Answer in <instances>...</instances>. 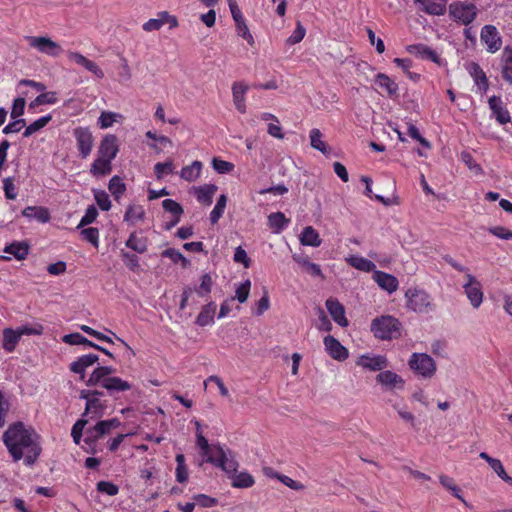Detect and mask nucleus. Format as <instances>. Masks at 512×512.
<instances>
[{
	"instance_id": "obj_33",
	"label": "nucleus",
	"mask_w": 512,
	"mask_h": 512,
	"mask_svg": "<svg viewBox=\"0 0 512 512\" xmlns=\"http://www.w3.org/2000/svg\"><path fill=\"white\" fill-rule=\"evenodd\" d=\"M375 83L389 96H395L398 93L397 83L384 73H378L376 75Z\"/></svg>"
},
{
	"instance_id": "obj_58",
	"label": "nucleus",
	"mask_w": 512,
	"mask_h": 512,
	"mask_svg": "<svg viewBox=\"0 0 512 512\" xmlns=\"http://www.w3.org/2000/svg\"><path fill=\"white\" fill-rule=\"evenodd\" d=\"M83 238L90 242L94 247L99 246V230L94 227L85 228L81 231Z\"/></svg>"
},
{
	"instance_id": "obj_3",
	"label": "nucleus",
	"mask_w": 512,
	"mask_h": 512,
	"mask_svg": "<svg viewBox=\"0 0 512 512\" xmlns=\"http://www.w3.org/2000/svg\"><path fill=\"white\" fill-rule=\"evenodd\" d=\"M407 307L416 313H429L434 309L431 295L420 288H409L405 293Z\"/></svg>"
},
{
	"instance_id": "obj_40",
	"label": "nucleus",
	"mask_w": 512,
	"mask_h": 512,
	"mask_svg": "<svg viewBox=\"0 0 512 512\" xmlns=\"http://www.w3.org/2000/svg\"><path fill=\"white\" fill-rule=\"evenodd\" d=\"M29 247L24 242H13L4 249L5 253L13 255L17 260H23L27 257Z\"/></svg>"
},
{
	"instance_id": "obj_1",
	"label": "nucleus",
	"mask_w": 512,
	"mask_h": 512,
	"mask_svg": "<svg viewBox=\"0 0 512 512\" xmlns=\"http://www.w3.org/2000/svg\"><path fill=\"white\" fill-rule=\"evenodd\" d=\"M40 436L22 422L11 424L3 434V442L14 461L24 458L26 466H32L41 454Z\"/></svg>"
},
{
	"instance_id": "obj_55",
	"label": "nucleus",
	"mask_w": 512,
	"mask_h": 512,
	"mask_svg": "<svg viewBox=\"0 0 512 512\" xmlns=\"http://www.w3.org/2000/svg\"><path fill=\"white\" fill-rule=\"evenodd\" d=\"M162 256L171 259L174 263L181 262L183 267H186L189 264V261L186 257L183 256L181 252L174 248H168L162 252Z\"/></svg>"
},
{
	"instance_id": "obj_43",
	"label": "nucleus",
	"mask_w": 512,
	"mask_h": 512,
	"mask_svg": "<svg viewBox=\"0 0 512 512\" xmlns=\"http://www.w3.org/2000/svg\"><path fill=\"white\" fill-rule=\"evenodd\" d=\"M108 189L114 199L119 201L126 191V184L119 176L115 175L109 180Z\"/></svg>"
},
{
	"instance_id": "obj_8",
	"label": "nucleus",
	"mask_w": 512,
	"mask_h": 512,
	"mask_svg": "<svg viewBox=\"0 0 512 512\" xmlns=\"http://www.w3.org/2000/svg\"><path fill=\"white\" fill-rule=\"evenodd\" d=\"M450 16L464 25L470 24L477 16V8L472 3H457L450 5Z\"/></svg>"
},
{
	"instance_id": "obj_37",
	"label": "nucleus",
	"mask_w": 512,
	"mask_h": 512,
	"mask_svg": "<svg viewBox=\"0 0 512 512\" xmlns=\"http://www.w3.org/2000/svg\"><path fill=\"white\" fill-rule=\"evenodd\" d=\"M309 138H310V145L313 149L320 151L324 155L329 153V147L326 144V142L323 140V134L319 129H317V128L311 129L310 133H309Z\"/></svg>"
},
{
	"instance_id": "obj_9",
	"label": "nucleus",
	"mask_w": 512,
	"mask_h": 512,
	"mask_svg": "<svg viewBox=\"0 0 512 512\" xmlns=\"http://www.w3.org/2000/svg\"><path fill=\"white\" fill-rule=\"evenodd\" d=\"M73 136L76 140L80 156L86 159L90 155L94 144L91 131L87 127H77L73 130Z\"/></svg>"
},
{
	"instance_id": "obj_61",
	"label": "nucleus",
	"mask_w": 512,
	"mask_h": 512,
	"mask_svg": "<svg viewBox=\"0 0 512 512\" xmlns=\"http://www.w3.org/2000/svg\"><path fill=\"white\" fill-rule=\"evenodd\" d=\"M251 282L250 280L244 281L236 289L235 298L240 302L244 303L247 301L250 293Z\"/></svg>"
},
{
	"instance_id": "obj_35",
	"label": "nucleus",
	"mask_w": 512,
	"mask_h": 512,
	"mask_svg": "<svg viewBox=\"0 0 512 512\" xmlns=\"http://www.w3.org/2000/svg\"><path fill=\"white\" fill-rule=\"evenodd\" d=\"M20 334L17 329L5 328L3 330V348L5 351L11 353L15 350L18 342L20 341Z\"/></svg>"
},
{
	"instance_id": "obj_11",
	"label": "nucleus",
	"mask_w": 512,
	"mask_h": 512,
	"mask_svg": "<svg viewBox=\"0 0 512 512\" xmlns=\"http://www.w3.org/2000/svg\"><path fill=\"white\" fill-rule=\"evenodd\" d=\"M480 38L490 53H495L501 48L502 38L493 25H485L481 30Z\"/></svg>"
},
{
	"instance_id": "obj_49",
	"label": "nucleus",
	"mask_w": 512,
	"mask_h": 512,
	"mask_svg": "<svg viewBox=\"0 0 512 512\" xmlns=\"http://www.w3.org/2000/svg\"><path fill=\"white\" fill-rule=\"evenodd\" d=\"M175 460L177 463L175 471L176 480L179 483H184L188 479V468L185 463V456L183 454H177Z\"/></svg>"
},
{
	"instance_id": "obj_54",
	"label": "nucleus",
	"mask_w": 512,
	"mask_h": 512,
	"mask_svg": "<svg viewBox=\"0 0 512 512\" xmlns=\"http://www.w3.org/2000/svg\"><path fill=\"white\" fill-rule=\"evenodd\" d=\"M174 171V165L171 160L166 162H158L154 166V172L157 179H162L165 175L171 174Z\"/></svg>"
},
{
	"instance_id": "obj_29",
	"label": "nucleus",
	"mask_w": 512,
	"mask_h": 512,
	"mask_svg": "<svg viewBox=\"0 0 512 512\" xmlns=\"http://www.w3.org/2000/svg\"><path fill=\"white\" fill-rule=\"evenodd\" d=\"M110 394L115 392H124L128 391L132 388V384L126 380L121 379L120 377H111L109 379L104 380L102 385Z\"/></svg>"
},
{
	"instance_id": "obj_57",
	"label": "nucleus",
	"mask_w": 512,
	"mask_h": 512,
	"mask_svg": "<svg viewBox=\"0 0 512 512\" xmlns=\"http://www.w3.org/2000/svg\"><path fill=\"white\" fill-rule=\"evenodd\" d=\"M212 166L216 172L219 174L230 173L234 169V164L219 158H213Z\"/></svg>"
},
{
	"instance_id": "obj_53",
	"label": "nucleus",
	"mask_w": 512,
	"mask_h": 512,
	"mask_svg": "<svg viewBox=\"0 0 512 512\" xmlns=\"http://www.w3.org/2000/svg\"><path fill=\"white\" fill-rule=\"evenodd\" d=\"M162 207L166 212L170 213L172 217H181L184 212L182 206L172 199L163 200Z\"/></svg>"
},
{
	"instance_id": "obj_7",
	"label": "nucleus",
	"mask_w": 512,
	"mask_h": 512,
	"mask_svg": "<svg viewBox=\"0 0 512 512\" xmlns=\"http://www.w3.org/2000/svg\"><path fill=\"white\" fill-rule=\"evenodd\" d=\"M103 393L99 391H82L80 397L86 400L83 417L89 416L91 419L103 416L105 405L101 402L100 396Z\"/></svg>"
},
{
	"instance_id": "obj_41",
	"label": "nucleus",
	"mask_w": 512,
	"mask_h": 512,
	"mask_svg": "<svg viewBox=\"0 0 512 512\" xmlns=\"http://www.w3.org/2000/svg\"><path fill=\"white\" fill-rule=\"evenodd\" d=\"M230 478L232 479L231 484L235 488H250L255 483L253 476L248 472H236Z\"/></svg>"
},
{
	"instance_id": "obj_62",
	"label": "nucleus",
	"mask_w": 512,
	"mask_h": 512,
	"mask_svg": "<svg viewBox=\"0 0 512 512\" xmlns=\"http://www.w3.org/2000/svg\"><path fill=\"white\" fill-rule=\"evenodd\" d=\"M3 190L5 197L9 200H14L17 197L16 187L14 185V179L7 177L3 179Z\"/></svg>"
},
{
	"instance_id": "obj_15",
	"label": "nucleus",
	"mask_w": 512,
	"mask_h": 512,
	"mask_svg": "<svg viewBox=\"0 0 512 512\" xmlns=\"http://www.w3.org/2000/svg\"><path fill=\"white\" fill-rule=\"evenodd\" d=\"M323 342L326 351L333 359L343 361L348 358V350L333 336L324 337Z\"/></svg>"
},
{
	"instance_id": "obj_52",
	"label": "nucleus",
	"mask_w": 512,
	"mask_h": 512,
	"mask_svg": "<svg viewBox=\"0 0 512 512\" xmlns=\"http://www.w3.org/2000/svg\"><path fill=\"white\" fill-rule=\"evenodd\" d=\"M489 466L498 475L499 478H501L504 482H506L507 484L512 486V477H510L506 473V471L499 459L495 458L494 460H491Z\"/></svg>"
},
{
	"instance_id": "obj_23",
	"label": "nucleus",
	"mask_w": 512,
	"mask_h": 512,
	"mask_svg": "<svg viewBox=\"0 0 512 512\" xmlns=\"http://www.w3.org/2000/svg\"><path fill=\"white\" fill-rule=\"evenodd\" d=\"M216 309L217 305L213 301L205 304L196 317L195 324L199 327L212 326L215 322Z\"/></svg>"
},
{
	"instance_id": "obj_5",
	"label": "nucleus",
	"mask_w": 512,
	"mask_h": 512,
	"mask_svg": "<svg viewBox=\"0 0 512 512\" xmlns=\"http://www.w3.org/2000/svg\"><path fill=\"white\" fill-rule=\"evenodd\" d=\"M25 40L31 48L51 57H57L63 51L57 42L47 36H26Z\"/></svg>"
},
{
	"instance_id": "obj_20",
	"label": "nucleus",
	"mask_w": 512,
	"mask_h": 512,
	"mask_svg": "<svg viewBox=\"0 0 512 512\" xmlns=\"http://www.w3.org/2000/svg\"><path fill=\"white\" fill-rule=\"evenodd\" d=\"M489 107L495 116L496 120L500 124H507L511 121L509 111L503 106L501 98L498 96H492L488 100Z\"/></svg>"
},
{
	"instance_id": "obj_14",
	"label": "nucleus",
	"mask_w": 512,
	"mask_h": 512,
	"mask_svg": "<svg viewBox=\"0 0 512 512\" xmlns=\"http://www.w3.org/2000/svg\"><path fill=\"white\" fill-rule=\"evenodd\" d=\"M67 57L70 61L75 64L84 67L87 71L95 75L97 78L101 79L104 77V72L102 69L92 60H89L84 55L78 52L69 51Z\"/></svg>"
},
{
	"instance_id": "obj_17",
	"label": "nucleus",
	"mask_w": 512,
	"mask_h": 512,
	"mask_svg": "<svg viewBox=\"0 0 512 512\" xmlns=\"http://www.w3.org/2000/svg\"><path fill=\"white\" fill-rule=\"evenodd\" d=\"M376 381L389 390L403 389L405 381L393 371H381L376 376Z\"/></svg>"
},
{
	"instance_id": "obj_42",
	"label": "nucleus",
	"mask_w": 512,
	"mask_h": 512,
	"mask_svg": "<svg viewBox=\"0 0 512 512\" xmlns=\"http://www.w3.org/2000/svg\"><path fill=\"white\" fill-rule=\"evenodd\" d=\"M125 245L140 254L147 251V239L144 237H138L135 232L129 235Z\"/></svg>"
},
{
	"instance_id": "obj_50",
	"label": "nucleus",
	"mask_w": 512,
	"mask_h": 512,
	"mask_svg": "<svg viewBox=\"0 0 512 512\" xmlns=\"http://www.w3.org/2000/svg\"><path fill=\"white\" fill-rule=\"evenodd\" d=\"M227 203L226 195L222 194L217 200L216 205L210 213V221L212 224H216L222 217Z\"/></svg>"
},
{
	"instance_id": "obj_12",
	"label": "nucleus",
	"mask_w": 512,
	"mask_h": 512,
	"mask_svg": "<svg viewBox=\"0 0 512 512\" xmlns=\"http://www.w3.org/2000/svg\"><path fill=\"white\" fill-rule=\"evenodd\" d=\"M119 152L117 138L113 134L105 135L98 147L97 156L113 161Z\"/></svg>"
},
{
	"instance_id": "obj_46",
	"label": "nucleus",
	"mask_w": 512,
	"mask_h": 512,
	"mask_svg": "<svg viewBox=\"0 0 512 512\" xmlns=\"http://www.w3.org/2000/svg\"><path fill=\"white\" fill-rule=\"evenodd\" d=\"M196 444L201 449L202 454L206 456V459L209 455H216L215 448L221 447L220 445H210L200 429H197L196 432Z\"/></svg>"
},
{
	"instance_id": "obj_59",
	"label": "nucleus",
	"mask_w": 512,
	"mask_h": 512,
	"mask_svg": "<svg viewBox=\"0 0 512 512\" xmlns=\"http://www.w3.org/2000/svg\"><path fill=\"white\" fill-rule=\"evenodd\" d=\"M117 114L109 111H103L98 118V125L101 129L111 127L116 121Z\"/></svg>"
},
{
	"instance_id": "obj_64",
	"label": "nucleus",
	"mask_w": 512,
	"mask_h": 512,
	"mask_svg": "<svg viewBox=\"0 0 512 512\" xmlns=\"http://www.w3.org/2000/svg\"><path fill=\"white\" fill-rule=\"evenodd\" d=\"M236 30L239 36H241L243 39H245L249 45H254V38L252 34L250 33V30L248 26L245 23V20L240 21L236 23Z\"/></svg>"
},
{
	"instance_id": "obj_10",
	"label": "nucleus",
	"mask_w": 512,
	"mask_h": 512,
	"mask_svg": "<svg viewBox=\"0 0 512 512\" xmlns=\"http://www.w3.org/2000/svg\"><path fill=\"white\" fill-rule=\"evenodd\" d=\"M463 285L464 292L474 308H479L483 301V292L480 282L472 274L467 273Z\"/></svg>"
},
{
	"instance_id": "obj_28",
	"label": "nucleus",
	"mask_w": 512,
	"mask_h": 512,
	"mask_svg": "<svg viewBox=\"0 0 512 512\" xmlns=\"http://www.w3.org/2000/svg\"><path fill=\"white\" fill-rule=\"evenodd\" d=\"M114 369L110 366H100L94 369V371L91 373L87 385H97L100 384L101 386L104 383V380L111 378L112 374L114 373Z\"/></svg>"
},
{
	"instance_id": "obj_47",
	"label": "nucleus",
	"mask_w": 512,
	"mask_h": 512,
	"mask_svg": "<svg viewBox=\"0 0 512 512\" xmlns=\"http://www.w3.org/2000/svg\"><path fill=\"white\" fill-rule=\"evenodd\" d=\"M51 120H52L51 114H47L45 116L38 118L37 120H35L34 122H32L30 125H28L26 127V129L23 132V136L25 138L32 136L34 133H36L37 131L44 128Z\"/></svg>"
},
{
	"instance_id": "obj_56",
	"label": "nucleus",
	"mask_w": 512,
	"mask_h": 512,
	"mask_svg": "<svg viewBox=\"0 0 512 512\" xmlns=\"http://www.w3.org/2000/svg\"><path fill=\"white\" fill-rule=\"evenodd\" d=\"M212 284H213V282H212L211 276L209 274H204L201 277V283H200L199 287L195 288V292L200 297H205L206 295H208L211 292Z\"/></svg>"
},
{
	"instance_id": "obj_26",
	"label": "nucleus",
	"mask_w": 512,
	"mask_h": 512,
	"mask_svg": "<svg viewBox=\"0 0 512 512\" xmlns=\"http://www.w3.org/2000/svg\"><path fill=\"white\" fill-rule=\"evenodd\" d=\"M248 86L242 82H235L232 86L233 102L240 113L246 112L245 94Z\"/></svg>"
},
{
	"instance_id": "obj_51",
	"label": "nucleus",
	"mask_w": 512,
	"mask_h": 512,
	"mask_svg": "<svg viewBox=\"0 0 512 512\" xmlns=\"http://www.w3.org/2000/svg\"><path fill=\"white\" fill-rule=\"evenodd\" d=\"M94 199L103 211H109L111 209V201L108 193L104 190H94Z\"/></svg>"
},
{
	"instance_id": "obj_60",
	"label": "nucleus",
	"mask_w": 512,
	"mask_h": 512,
	"mask_svg": "<svg viewBox=\"0 0 512 512\" xmlns=\"http://www.w3.org/2000/svg\"><path fill=\"white\" fill-rule=\"evenodd\" d=\"M97 216H98L97 209L93 205L89 206L86 209L85 214L81 218L77 228H82L86 225L93 223L96 220Z\"/></svg>"
},
{
	"instance_id": "obj_2",
	"label": "nucleus",
	"mask_w": 512,
	"mask_h": 512,
	"mask_svg": "<svg viewBox=\"0 0 512 512\" xmlns=\"http://www.w3.org/2000/svg\"><path fill=\"white\" fill-rule=\"evenodd\" d=\"M401 323L393 316L383 315L375 318L371 323V331L374 336L381 340H391L398 338Z\"/></svg>"
},
{
	"instance_id": "obj_45",
	"label": "nucleus",
	"mask_w": 512,
	"mask_h": 512,
	"mask_svg": "<svg viewBox=\"0 0 512 512\" xmlns=\"http://www.w3.org/2000/svg\"><path fill=\"white\" fill-rule=\"evenodd\" d=\"M216 191L217 187L213 184L201 186L196 189L197 200L203 204L210 205Z\"/></svg>"
},
{
	"instance_id": "obj_44",
	"label": "nucleus",
	"mask_w": 512,
	"mask_h": 512,
	"mask_svg": "<svg viewBox=\"0 0 512 512\" xmlns=\"http://www.w3.org/2000/svg\"><path fill=\"white\" fill-rule=\"evenodd\" d=\"M347 262L355 269H358L363 272H371L376 267L371 260L361 256H351L347 258Z\"/></svg>"
},
{
	"instance_id": "obj_4",
	"label": "nucleus",
	"mask_w": 512,
	"mask_h": 512,
	"mask_svg": "<svg viewBox=\"0 0 512 512\" xmlns=\"http://www.w3.org/2000/svg\"><path fill=\"white\" fill-rule=\"evenodd\" d=\"M408 365L415 374L425 379L432 378L436 372L434 359L426 353H413Z\"/></svg>"
},
{
	"instance_id": "obj_36",
	"label": "nucleus",
	"mask_w": 512,
	"mask_h": 512,
	"mask_svg": "<svg viewBox=\"0 0 512 512\" xmlns=\"http://www.w3.org/2000/svg\"><path fill=\"white\" fill-rule=\"evenodd\" d=\"M105 435H107V432L101 421H99L94 426L86 429L83 441L84 443L93 444L94 442H97Z\"/></svg>"
},
{
	"instance_id": "obj_22",
	"label": "nucleus",
	"mask_w": 512,
	"mask_h": 512,
	"mask_svg": "<svg viewBox=\"0 0 512 512\" xmlns=\"http://www.w3.org/2000/svg\"><path fill=\"white\" fill-rule=\"evenodd\" d=\"M292 259L311 276L324 277L320 265L311 262L308 255L304 253H293Z\"/></svg>"
},
{
	"instance_id": "obj_19",
	"label": "nucleus",
	"mask_w": 512,
	"mask_h": 512,
	"mask_svg": "<svg viewBox=\"0 0 512 512\" xmlns=\"http://www.w3.org/2000/svg\"><path fill=\"white\" fill-rule=\"evenodd\" d=\"M326 308L333 320L341 327L348 326V320L345 316L344 306L335 298L326 300Z\"/></svg>"
},
{
	"instance_id": "obj_24",
	"label": "nucleus",
	"mask_w": 512,
	"mask_h": 512,
	"mask_svg": "<svg viewBox=\"0 0 512 512\" xmlns=\"http://www.w3.org/2000/svg\"><path fill=\"white\" fill-rule=\"evenodd\" d=\"M90 174L96 178L109 175L112 172V161L97 156L90 166Z\"/></svg>"
},
{
	"instance_id": "obj_21",
	"label": "nucleus",
	"mask_w": 512,
	"mask_h": 512,
	"mask_svg": "<svg viewBox=\"0 0 512 512\" xmlns=\"http://www.w3.org/2000/svg\"><path fill=\"white\" fill-rule=\"evenodd\" d=\"M99 360L96 354L82 355L70 364V370L73 373L79 374L81 379H84L85 371L88 367L94 365Z\"/></svg>"
},
{
	"instance_id": "obj_38",
	"label": "nucleus",
	"mask_w": 512,
	"mask_h": 512,
	"mask_svg": "<svg viewBox=\"0 0 512 512\" xmlns=\"http://www.w3.org/2000/svg\"><path fill=\"white\" fill-rule=\"evenodd\" d=\"M201 170L202 163L196 160L191 165L185 166L181 169L180 177L188 182H193L199 178Z\"/></svg>"
},
{
	"instance_id": "obj_18",
	"label": "nucleus",
	"mask_w": 512,
	"mask_h": 512,
	"mask_svg": "<svg viewBox=\"0 0 512 512\" xmlns=\"http://www.w3.org/2000/svg\"><path fill=\"white\" fill-rule=\"evenodd\" d=\"M373 280L381 289L387 291L389 294L395 292L399 286V281L395 276L379 270L374 271Z\"/></svg>"
},
{
	"instance_id": "obj_25",
	"label": "nucleus",
	"mask_w": 512,
	"mask_h": 512,
	"mask_svg": "<svg viewBox=\"0 0 512 512\" xmlns=\"http://www.w3.org/2000/svg\"><path fill=\"white\" fill-rule=\"evenodd\" d=\"M501 75L503 79L512 85V48L506 46L501 55Z\"/></svg>"
},
{
	"instance_id": "obj_34",
	"label": "nucleus",
	"mask_w": 512,
	"mask_h": 512,
	"mask_svg": "<svg viewBox=\"0 0 512 512\" xmlns=\"http://www.w3.org/2000/svg\"><path fill=\"white\" fill-rule=\"evenodd\" d=\"M145 217V210L143 206L131 204L127 207L124 214V221L129 225H135L138 221L143 220Z\"/></svg>"
},
{
	"instance_id": "obj_63",
	"label": "nucleus",
	"mask_w": 512,
	"mask_h": 512,
	"mask_svg": "<svg viewBox=\"0 0 512 512\" xmlns=\"http://www.w3.org/2000/svg\"><path fill=\"white\" fill-rule=\"evenodd\" d=\"M97 490H98V492L107 494L109 496H115L119 492L118 486L109 481L98 482Z\"/></svg>"
},
{
	"instance_id": "obj_6",
	"label": "nucleus",
	"mask_w": 512,
	"mask_h": 512,
	"mask_svg": "<svg viewBox=\"0 0 512 512\" xmlns=\"http://www.w3.org/2000/svg\"><path fill=\"white\" fill-rule=\"evenodd\" d=\"M216 455H209L207 462L220 467L228 476L234 475L238 469V462L231 455L230 451H225L222 447H216Z\"/></svg>"
},
{
	"instance_id": "obj_13",
	"label": "nucleus",
	"mask_w": 512,
	"mask_h": 512,
	"mask_svg": "<svg viewBox=\"0 0 512 512\" xmlns=\"http://www.w3.org/2000/svg\"><path fill=\"white\" fill-rule=\"evenodd\" d=\"M356 363L364 369L380 372L388 366L387 358L382 355H362Z\"/></svg>"
},
{
	"instance_id": "obj_48",
	"label": "nucleus",
	"mask_w": 512,
	"mask_h": 512,
	"mask_svg": "<svg viewBox=\"0 0 512 512\" xmlns=\"http://www.w3.org/2000/svg\"><path fill=\"white\" fill-rule=\"evenodd\" d=\"M63 342L69 345H85L88 347H97V344L88 340L86 337L82 336L79 333H71L64 335L62 338Z\"/></svg>"
},
{
	"instance_id": "obj_30",
	"label": "nucleus",
	"mask_w": 512,
	"mask_h": 512,
	"mask_svg": "<svg viewBox=\"0 0 512 512\" xmlns=\"http://www.w3.org/2000/svg\"><path fill=\"white\" fill-rule=\"evenodd\" d=\"M299 240L302 245L311 247H319L322 243L319 233L312 226L302 230Z\"/></svg>"
},
{
	"instance_id": "obj_27",
	"label": "nucleus",
	"mask_w": 512,
	"mask_h": 512,
	"mask_svg": "<svg viewBox=\"0 0 512 512\" xmlns=\"http://www.w3.org/2000/svg\"><path fill=\"white\" fill-rule=\"evenodd\" d=\"M22 215L28 219H36L41 223L50 221V213L47 208L42 206H27L22 211Z\"/></svg>"
},
{
	"instance_id": "obj_39",
	"label": "nucleus",
	"mask_w": 512,
	"mask_h": 512,
	"mask_svg": "<svg viewBox=\"0 0 512 512\" xmlns=\"http://www.w3.org/2000/svg\"><path fill=\"white\" fill-rule=\"evenodd\" d=\"M421 10L428 15L442 16L446 13V0H427Z\"/></svg>"
},
{
	"instance_id": "obj_16",
	"label": "nucleus",
	"mask_w": 512,
	"mask_h": 512,
	"mask_svg": "<svg viewBox=\"0 0 512 512\" xmlns=\"http://www.w3.org/2000/svg\"><path fill=\"white\" fill-rule=\"evenodd\" d=\"M466 69L469 75L473 78L475 85H477L478 90L481 93H486L489 88L488 78L480 67V65L476 62H470L466 65Z\"/></svg>"
},
{
	"instance_id": "obj_32",
	"label": "nucleus",
	"mask_w": 512,
	"mask_h": 512,
	"mask_svg": "<svg viewBox=\"0 0 512 512\" xmlns=\"http://www.w3.org/2000/svg\"><path fill=\"white\" fill-rule=\"evenodd\" d=\"M290 223V219L286 218V216L282 212L271 213L268 216V226L272 229L273 233L282 232Z\"/></svg>"
},
{
	"instance_id": "obj_31",
	"label": "nucleus",
	"mask_w": 512,
	"mask_h": 512,
	"mask_svg": "<svg viewBox=\"0 0 512 512\" xmlns=\"http://www.w3.org/2000/svg\"><path fill=\"white\" fill-rule=\"evenodd\" d=\"M408 51L421 59L431 60L435 63L438 62V54L429 46L425 44H415L408 47Z\"/></svg>"
}]
</instances>
